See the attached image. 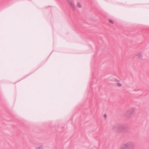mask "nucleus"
<instances>
[{
  "label": "nucleus",
  "instance_id": "nucleus-1",
  "mask_svg": "<svg viewBox=\"0 0 149 149\" xmlns=\"http://www.w3.org/2000/svg\"><path fill=\"white\" fill-rule=\"evenodd\" d=\"M133 146L130 142L123 144L120 147V149H133Z\"/></svg>",
  "mask_w": 149,
  "mask_h": 149
},
{
  "label": "nucleus",
  "instance_id": "nucleus-2",
  "mask_svg": "<svg viewBox=\"0 0 149 149\" xmlns=\"http://www.w3.org/2000/svg\"><path fill=\"white\" fill-rule=\"evenodd\" d=\"M67 1H68V4L70 6L73 8H74V4L72 0H67Z\"/></svg>",
  "mask_w": 149,
  "mask_h": 149
},
{
  "label": "nucleus",
  "instance_id": "nucleus-3",
  "mask_svg": "<svg viewBox=\"0 0 149 149\" xmlns=\"http://www.w3.org/2000/svg\"><path fill=\"white\" fill-rule=\"evenodd\" d=\"M77 7L79 8H80L81 7V6L80 3L79 2H78L77 4Z\"/></svg>",
  "mask_w": 149,
  "mask_h": 149
},
{
  "label": "nucleus",
  "instance_id": "nucleus-4",
  "mask_svg": "<svg viewBox=\"0 0 149 149\" xmlns=\"http://www.w3.org/2000/svg\"><path fill=\"white\" fill-rule=\"evenodd\" d=\"M116 86H117L120 87L122 86V84L120 83H118L116 84Z\"/></svg>",
  "mask_w": 149,
  "mask_h": 149
},
{
  "label": "nucleus",
  "instance_id": "nucleus-5",
  "mask_svg": "<svg viewBox=\"0 0 149 149\" xmlns=\"http://www.w3.org/2000/svg\"><path fill=\"white\" fill-rule=\"evenodd\" d=\"M109 22L110 23H112V24H113V22L112 20H109Z\"/></svg>",
  "mask_w": 149,
  "mask_h": 149
}]
</instances>
